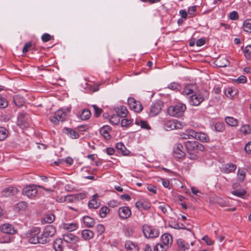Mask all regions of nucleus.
I'll use <instances>...</instances> for the list:
<instances>
[{
	"mask_svg": "<svg viewBox=\"0 0 251 251\" xmlns=\"http://www.w3.org/2000/svg\"><path fill=\"white\" fill-rule=\"evenodd\" d=\"M67 113L62 109H59L55 112L53 116L50 117V121L55 125L58 124L59 122H64L66 118Z\"/></svg>",
	"mask_w": 251,
	"mask_h": 251,
	"instance_id": "6",
	"label": "nucleus"
},
{
	"mask_svg": "<svg viewBox=\"0 0 251 251\" xmlns=\"http://www.w3.org/2000/svg\"><path fill=\"white\" fill-rule=\"evenodd\" d=\"M234 81L237 83H245L247 81V78L244 75H241L237 79H235Z\"/></svg>",
	"mask_w": 251,
	"mask_h": 251,
	"instance_id": "59",
	"label": "nucleus"
},
{
	"mask_svg": "<svg viewBox=\"0 0 251 251\" xmlns=\"http://www.w3.org/2000/svg\"><path fill=\"white\" fill-rule=\"evenodd\" d=\"M0 230L4 233L9 234H14L16 232V230L13 226L9 224H4L0 226Z\"/></svg>",
	"mask_w": 251,
	"mask_h": 251,
	"instance_id": "13",
	"label": "nucleus"
},
{
	"mask_svg": "<svg viewBox=\"0 0 251 251\" xmlns=\"http://www.w3.org/2000/svg\"><path fill=\"white\" fill-rule=\"evenodd\" d=\"M55 233L56 229L53 226H47L41 234V244H45L50 242V238L54 235Z\"/></svg>",
	"mask_w": 251,
	"mask_h": 251,
	"instance_id": "2",
	"label": "nucleus"
},
{
	"mask_svg": "<svg viewBox=\"0 0 251 251\" xmlns=\"http://www.w3.org/2000/svg\"><path fill=\"white\" fill-rule=\"evenodd\" d=\"M62 227L64 229L67 230L69 231H73L78 228V225L76 223H63Z\"/></svg>",
	"mask_w": 251,
	"mask_h": 251,
	"instance_id": "24",
	"label": "nucleus"
},
{
	"mask_svg": "<svg viewBox=\"0 0 251 251\" xmlns=\"http://www.w3.org/2000/svg\"><path fill=\"white\" fill-rule=\"evenodd\" d=\"M63 240L67 243L75 244L80 240L79 238L72 233H68L63 236Z\"/></svg>",
	"mask_w": 251,
	"mask_h": 251,
	"instance_id": "14",
	"label": "nucleus"
},
{
	"mask_svg": "<svg viewBox=\"0 0 251 251\" xmlns=\"http://www.w3.org/2000/svg\"><path fill=\"white\" fill-rule=\"evenodd\" d=\"M40 232L39 227H35L29 230L27 234L28 242L33 244H41V235H39Z\"/></svg>",
	"mask_w": 251,
	"mask_h": 251,
	"instance_id": "3",
	"label": "nucleus"
},
{
	"mask_svg": "<svg viewBox=\"0 0 251 251\" xmlns=\"http://www.w3.org/2000/svg\"><path fill=\"white\" fill-rule=\"evenodd\" d=\"M18 192V189L16 187L11 186L6 188L4 190H3L2 194L4 196L8 197L11 195H14Z\"/></svg>",
	"mask_w": 251,
	"mask_h": 251,
	"instance_id": "19",
	"label": "nucleus"
},
{
	"mask_svg": "<svg viewBox=\"0 0 251 251\" xmlns=\"http://www.w3.org/2000/svg\"><path fill=\"white\" fill-rule=\"evenodd\" d=\"M225 94L227 97H231L236 94V92L231 88H228L225 90Z\"/></svg>",
	"mask_w": 251,
	"mask_h": 251,
	"instance_id": "57",
	"label": "nucleus"
},
{
	"mask_svg": "<svg viewBox=\"0 0 251 251\" xmlns=\"http://www.w3.org/2000/svg\"><path fill=\"white\" fill-rule=\"evenodd\" d=\"M199 152H188V158L193 160H197L199 158Z\"/></svg>",
	"mask_w": 251,
	"mask_h": 251,
	"instance_id": "52",
	"label": "nucleus"
},
{
	"mask_svg": "<svg viewBox=\"0 0 251 251\" xmlns=\"http://www.w3.org/2000/svg\"><path fill=\"white\" fill-rule=\"evenodd\" d=\"M83 222L86 226L89 228L93 227L95 224L94 219L88 216H84Z\"/></svg>",
	"mask_w": 251,
	"mask_h": 251,
	"instance_id": "30",
	"label": "nucleus"
},
{
	"mask_svg": "<svg viewBox=\"0 0 251 251\" xmlns=\"http://www.w3.org/2000/svg\"><path fill=\"white\" fill-rule=\"evenodd\" d=\"M132 121L130 119H123L121 121V125L123 127H126L130 125Z\"/></svg>",
	"mask_w": 251,
	"mask_h": 251,
	"instance_id": "54",
	"label": "nucleus"
},
{
	"mask_svg": "<svg viewBox=\"0 0 251 251\" xmlns=\"http://www.w3.org/2000/svg\"><path fill=\"white\" fill-rule=\"evenodd\" d=\"M55 219V216L52 214H48L44 218V221L47 223H52Z\"/></svg>",
	"mask_w": 251,
	"mask_h": 251,
	"instance_id": "47",
	"label": "nucleus"
},
{
	"mask_svg": "<svg viewBox=\"0 0 251 251\" xmlns=\"http://www.w3.org/2000/svg\"><path fill=\"white\" fill-rule=\"evenodd\" d=\"M169 248L162 243L157 244L153 249V251H166Z\"/></svg>",
	"mask_w": 251,
	"mask_h": 251,
	"instance_id": "40",
	"label": "nucleus"
},
{
	"mask_svg": "<svg viewBox=\"0 0 251 251\" xmlns=\"http://www.w3.org/2000/svg\"><path fill=\"white\" fill-rule=\"evenodd\" d=\"M204 100L203 97L200 94L193 95L191 96L190 103L194 106L199 105Z\"/></svg>",
	"mask_w": 251,
	"mask_h": 251,
	"instance_id": "15",
	"label": "nucleus"
},
{
	"mask_svg": "<svg viewBox=\"0 0 251 251\" xmlns=\"http://www.w3.org/2000/svg\"><path fill=\"white\" fill-rule=\"evenodd\" d=\"M97 197L98 196L97 195H95L93 196V199L90 201L88 203V206L89 208L97 209L100 206V203L98 202L96 199V198H97Z\"/></svg>",
	"mask_w": 251,
	"mask_h": 251,
	"instance_id": "32",
	"label": "nucleus"
},
{
	"mask_svg": "<svg viewBox=\"0 0 251 251\" xmlns=\"http://www.w3.org/2000/svg\"><path fill=\"white\" fill-rule=\"evenodd\" d=\"M142 231L145 237L148 238H156L159 235L158 229L153 228L148 225H145L143 226Z\"/></svg>",
	"mask_w": 251,
	"mask_h": 251,
	"instance_id": "4",
	"label": "nucleus"
},
{
	"mask_svg": "<svg viewBox=\"0 0 251 251\" xmlns=\"http://www.w3.org/2000/svg\"><path fill=\"white\" fill-rule=\"evenodd\" d=\"M237 176L238 179L241 181L243 182L246 176V173L245 171L244 170H240V169L238 170V172L237 174Z\"/></svg>",
	"mask_w": 251,
	"mask_h": 251,
	"instance_id": "51",
	"label": "nucleus"
},
{
	"mask_svg": "<svg viewBox=\"0 0 251 251\" xmlns=\"http://www.w3.org/2000/svg\"><path fill=\"white\" fill-rule=\"evenodd\" d=\"M168 88L172 90L179 91L181 89V86L179 83L173 82L168 85Z\"/></svg>",
	"mask_w": 251,
	"mask_h": 251,
	"instance_id": "41",
	"label": "nucleus"
},
{
	"mask_svg": "<svg viewBox=\"0 0 251 251\" xmlns=\"http://www.w3.org/2000/svg\"><path fill=\"white\" fill-rule=\"evenodd\" d=\"M16 205L20 210H24L27 207V204L24 201L19 202Z\"/></svg>",
	"mask_w": 251,
	"mask_h": 251,
	"instance_id": "63",
	"label": "nucleus"
},
{
	"mask_svg": "<svg viewBox=\"0 0 251 251\" xmlns=\"http://www.w3.org/2000/svg\"><path fill=\"white\" fill-rule=\"evenodd\" d=\"M175 121L174 120H168L164 124V126L167 130H171L175 129Z\"/></svg>",
	"mask_w": 251,
	"mask_h": 251,
	"instance_id": "37",
	"label": "nucleus"
},
{
	"mask_svg": "<svg viewBox=\"0 0 251 251\" xmlns=\"http://www.w3.org/2000/svg\"><path fill=\"white\" fill-rule=\"evenodd\" d=\"M135 124L137 125H140L141 128L145 129H151L150 125L148 124L147 122L145 121L136 120L135 121Z\"/></svg>",
	"mask_w": 251,
	"mask_h": 251,
	"instance_id": "38",
	"label": "nucleus"
},
{
	"mask_svg": "<svg viewBox=\"0 0 251 251\" xmlns=\"http://www.w3.org/2000/svg\"><path fill=\"white\" fill-rule=\"evenodd\" d=\"M215 129L217 131L223 132L225 130L224 124L220 122L217 123L215 125Z\"/></svg>",
	"mask_w": 251,
	"mask_h": 251,
	"instance_id": "49",
	"label": "nucleus"
},
{
	"mask_svg": "<svg viewBox=\"0 0 251 251\" xmlns=\"http://www.w3.org/2000/svg\"><path fill=\"white\" fill-rule=\"evenodd\" d=\"M63 132L64 133L69 136V137L72 139H76L79 136L78 134L76 132V131L70 128H64L63 129Z\"/></svg>",
	"mask_w": 251,
	"mask_h": 251,
	"instance_id": "21",
	"label": "nucleus"
},
{
	"mask_svg": "<svg viewBox=\"0 0 251 251\" xmlns=\"http://www.w3.org/2000/svg\"><path fill=\"white\" fill-rule=\"evenodd\" d=\"M120 117L117 115H113L110 119V122L113 125H118L120 122Z\"/></svg>",
	"mask_w": 251,
	"mask_h": 251,
	"instance_id": "46",
	"label": "nucleus"
},
{
	"mask_svg": "<svg viewBox=\"0 0 251 251\" xmlns=\"http://www.w3.org/2000/svg\"><path fill=\"white\" fill-rule=\"evenodd\" d=\"M109 212V209L107 206L102 207L100 211V216L101 218H104L106 217V214Z\"/></svg>",
	"mask_w": 251,
	"mask_h": 251,
	"instance_id": "43",
	"label": "nucleus"
},
{
	"mask_svg": "<svg viewBox=\"0 0 251 251\" xmlns=\"http://www.w3.org/2000/svg\"><path fill=\"white\" fill-rule=\"evenodd\" d=\"M8 105L6 100L0 95V108H3Z\"/></svg>",
	"mask_w": 251,
	"mask_h": 251,
	"instance_id": "53",
	"label": "nucleus"
},
{
	"mask_svg": "<svg viewBox=\"0 0 251 251\" xmlns=\"http://www.w3.org/2000/svg\"><path fill=\"white\" fill-rule=\"evenodd\" d=\"M164 106V102L161 100H158L153 103L150 108V115L154 117L160 113L162 108Z\"/></svg>",
	"mask_w": 251,
	"mask_h": 251,
	"instance_id": "7",
	"label": "nucleus"
},
{
	"mask_svg": "<svg viewBox=\"0 0 251 251\" xmlns=\"http://www.w3.org/2000/svg\"><path fill=\"white\" fill-rule=\"evenodd\" d=\"M226 123L231 126H236L238 125V121L232 117H226L225 118Z\"/></svg>",
	"mask_w": 251,
	"mask_h": 251,
	"instance_id": "29",
	"label": "nucleus"
},
{
	"mask_svg": "<svg viewBox=\"0 0 251 251\" xmlns=\"http://www.w3.org/2000/svg\"><path fill=\"white\" fill-rule=\"evenodd\" d=\"M13 101L15 105L20 107L22 106L25 103L24 98L20 95H16L13 97Z\"/></svg>",
	"mask_w": 251,
	"mask_h": 251,
	"instance_id": "26",
	"label": "nucleus"
},
{
	"mask_svg": "<svg viewBox=\"0 0 251 251\" xmlns=\"http://www.w3.org/2000/svg\"><path fill=\"white\" fill-rule=\"evenodd\" d=\"M161 242L164 245L169 248L173 243V237L169 233H164L161 237Z\"/></svg>",
	"mask_w": 251,
	"mask_h": 251,
	"instance_id": "17",
	"label": "nucleus"
},
{
	"mask_svg": "<svg viewBox=\"0 0 251 251\" xmlns=\"http://www.w3.org/2000/svg\"><path fill=\"white\" fill-rule=\"evenodd\" d=\"M62 240L60 238L56 239L53 243V248L55 251H62Z\"/></svg>",
	"mask_w": 251,
	"mask_h": 251,
	"instance_id": "34",
	"label": "nucleus"
},
{
	"mask_svg": "<svg viewBox=\"0 0 251 251\" xmlns=\"http://www.w3.org/2000/svg\"><path fill=\"white\" fill-rule=\"evenodd\" d=\"M177 244H178V247L181 249L183 250V251H185L186 249H188L189 247V245L188 244H187V243L185 244L184 243V242L181 239H179L177 241Z\"/></svg>",
	"mask_w": 251,
	"mask_h": 251,
	"instance_id": "45",
	"label": "nucleus"
},
{
	"mask_svg": "<svg viewBox=\"0 0 251 251\" xmlns=\"http://www.w3.org/2000/svg\"><path fill=\"white\" fill-rule=\"evenodd\" d=\"M97 232L100 234H102L105 231V227L102 224H99L96 226Z\"/></svg>",
	"mask_w": 251,
	"mask_h": 251,
	"instance_id": "62",
	"label": "nucleus"
},
{
	"mask_svg": "<svg viewBox=\"0 0 251 251\" xmlns=\"http://www.w3.org/2000/svg\"><path fill=\"white\" fill-rule=\"evenodd\" d=\"M194 133L193 138L199 140L202 142H207L209 140L208 136L205 133L196 132L195 131H194Z\"/></svg>",
	"mask_w": 251,
	"mask_h": 251,
	"instance_id": "20",
	"label": "nucleus"
},
{
	"mask_svg": "<svg viewBox=\"0 0 251 251\" xmlns=\"http://www.w3.org/2000/svg\"><path fill=\"white\" fill-rule=\"evenodd\" d=\"M241 132L245 135L251 133V127L249 125L243 126L240 128Z\"/></svg>",
	"mask_w": 251,
	"mask_h": 251,
	"instance_id": "42",
	"label": "nucleus"
},
{
	"mask_svg": "<svg viewBox=\"0 0 251 251\" xmlns=\"http://www.w3.org/2000/svg\"><path fill=\"white\" fill-rule=\"evenodd\" d=\"M116 148L118 150L121 151L123 155H127L129 152V151L126 150L124 144L121 142L118 143L116 144Z\"/></svg>",
	"mask_w": 251,
	"mask_h": 251,
	"instance_id": "35",
	"label": "nucleus"
},
{
	"mask_svg": "<svg viewBox=\"0 0 251 251\" xmlns=\"http://www.w3.org/2000/svg\"><path fill=\"white\" fill-rule=\"evenodd\" d=\"M175 121V129H182L185 126V123L181 121H178L177 120H174Z\"/></svg>",
	"mask_w": 251,
	"mask_h": 251,
	"instance_id": "44",
	"label": "nucleus"
},
{
	"mask_svg": "<svg viewBox=\"0 0 251 251\" xmlns=\"http://www.w3.org/2000/svg\"><path fill=\"white\" fill-rule=\"evenodd\" d=\"M232 194L236 196L242 197L246 194V191L244 190H236L233 191Z\"/></svg>",
	"mask_w": 251,
	"mask_h": 251,
	"instance_id": "58",
	"label": "nucleus"
},
{
	"mask_svg": "<svg viewBox=\"0 0 251 251\" xmlns=\"http://www.w3.org/2000/svg\"><path fill=\"white\" fill-rule=\"evenodd\" d=\"M111 129V127L110 126L105 125L100 128V133L105 139L109 140L111 138V136L109 134V131Z\"/></svg>",
	"mask_w": 251,
	"mask_h": 251,
	"instance_id": "16",
	"label": "nucleus"
},
{
	"mask_svg": "<svg viewBox=\"0 0 251 251\" xmlns=\"http://www.w3.org/2000/svg\"><path fill=\"white\" fill-rule=\"evenodd\" d=\"M158 208L161 210L164 213H166L168 208H170V206L166 204L163 203L158 206Z\"/></svg>",
	"mask_w": 251,
	"mask_h": 251,
	"instance_id": "60",
	"label": "nucleus"
},
{
	"mask_svg": "<svg viewBox=\"0 0 251 251\" xmlns=\"http://www.w3.org/2000/svg\"><path fill=\"white\" fill-rule=\"evenodd\" d=\"M91 115L90 111L88 109H84L79 115V118L82 120H86L90 118Z\"/></svg>",
	"mask_w": 251,
	"mask_h": 251,
	"instance_id": "33",
	"label": "nucleus"
},
{
	"mask_svg": "<svg viewBox=\"0 0 251 251\" xmlns=\"http://www.w3.org/2000/svg\"><path fill=\"white\" fill-rule=\"evenodd\" d=\"M194 134V130L188 129L185 131V132L180 133V137L182 139H190L193 138Z\"/></svg>",
	"mask_w": 251,
	"mask_h": 251,
	"instance_id": "27",
	"label": "nucleus"
},
{
	"mask_svg": "<svg viewBox=\"0 0 251 251\" xmlns=\"http://www.w3.org/2000/svg\"><path fill=\"white\" fill-rule=\"evenodd\" d=\"M94 233L90 229H84L81 232L82 238L84 240H89L94 237Z\"/></svg>",
	"mask_w": 251,
	"mask_h": 251,
	"instance_id": "23",
	"label": "nucleus"
},
{
	"mask_svg": "<svg viewBox=\"0 0 251 251\" xmlns=\"http://www.w3.org/2000/svg\"><path fill=\"white\" fill-rule=\"evenodd\" d=\"M92 107L94 110V115L96 117H99L102 112V109L96 105H93Z\"/></svg>",
	"mask_w": 251,
	"mask_h": 251,
	"instance_id": "48",
	"label": "nucleus"
},
{
	"mask_svg": "<svg viewBox=\"0 0 251 251\" xmlns=\"http://www.w3.org/2000/svg\"><path fill=\"white\" fill-rule=\"evenodd\" d=\"M243 28L245 31L251 33V19H247L244 21Z\"/></svg>",
	"mask_w": 251,
	"mask_h": 251,
	"instance_id": "36",
	"label": "nucleus"
},
{
	"mask_svg": "<svg viewBox=\"0 0 251 251\" xmlns=\"http://www.w3.org/2000/svg\"><path fill=\"white\" fill-rule=\"evenodd\" d=\"M8 134V131L3 127H0V141L5 140Z\"/></svg>",
	"mask_w": 251,
	"mask_h": 251,
	"instance_id": "39",
	"label": "nucleus"
},
{
	"mask_svg": "<svg viewBox=\"0 0 251 251\" xmlns=\"http://www.w3.org/2000/svg\"><path fill=\"white\" fill-rule=\"evenodd\" d=\"M32 47V43L31 42H27L26 43L24 46V48L23 49V53H26L27 52H28L29 50L31 49V48Z\"/></svg>",
	"mask_w": 251,
	"mask_h": 251,
	"instance_id": "55",
	"label": "nucleus"
},
{
	"mask_svg": "<svg viewBox=\"0 0 251 251\" xmlns=\"http://www.w3.org/2000/svg\"><path fill=\"white\" fill-rule=\"evenodd\" d=\"M37 189L34 186H27L25 187L22 193L29 198H32L36 196L37 194Z\"/></svg>",
	"mask_w": 251,
	"mask_h": 251,
	"instance_id": "9",
	"label": "nucleus"
},
{
	"mask_svg": "<svg viewBox=\"0 0 251 251\" xmlns=\"http://www.w3.org/2000/svg\"><path fill=\"white\" fill-rule=\"evenodd\" d=\"M127 102L130 108L135 112H140L143 109V106L141 102L139 101H136L133 98H129Z\"/></svg>",
	"mask_w": 251,
	"mask_h": 251,
	"instance_id": "8",
	"label": "nucleus"
},
{
	"mask_svg": "<svg viewBox=\"0 0 251 251\" xmlns=\"http://www.w3.org/2000/svg\"><path fill=\"white\" fill-rule=\"evenodd\" d=\"M128 111L125 106H120L116 110L117 115L120 117H125L126 116Z\"/></svg>",
	"mask_w": 251,
	"mask_h": 251,
	"instance_id": "28",
	"label": "nucleus"
},
{
	"mask_svg": "<svg viewBox=\"0 0 251 251\" xmlns=\"http://www.w3.org/2000/svg\"><path fill=\"white\" fill-rule=\"evenodd\" d=\"M188 152H200L204 150V146L197 141H187L185 143Z\"/></svg>",
	"mask_w": 251,
	"mask_h": 251,
	"instance_id": "5",
	"label": "nucleus"
},
{
	"mask_svg": "<svg viewBox=\"0 0 251 251\" xmlns=\"http://www.w3.org/2000/svg\"><path fill=\"white\" fill-rule=\"evenodd\" d=\"M119 216L122 219H127L131 215V211L129 207L123 206L119 208L118 210Z\"/></svg>",
	"mask_w": 251,
	"mask_h": 251,
	"instance_id": "12",
	"label": "nucleus"
},
{
	"mask_svg": "<svg viewBox=\"0 0 251 251\" xmlns=\"http://www.w3.org/2000/svg\"><path fill=\"white\" fill-rule=\"evenodd\" d=\"M136 245L130 241H127L125 243V248L127 250L131 251L134 249H136Z\"/></svg>",
	"mask_w": 251,
	"mask_h": 251,
	"instance_id": "50",
	"label": "nucleus"
},
{
	"mask_svg": "<svg viewBox=\"0 0 251 251\" xmlns=\"http://www.w3.org/2000/svg\"><path fill=\"white\" fill-rule=\"evenodd\" d=\"M237 168V166L235 164H233L232 163H227L224 165L221 168L222 172L229 174L234 172Z\"/></svg>",
	"mask_w": 251,
	"mask_h": 251,
	"instance_id": "18",
	"label": "nucleus"
},
{
	"mask_svg": "<svg viewBox=\"0 0 251 251\" xmlns=\"http://www.w3.org/2000/svg\"><path fill=\"white\" fill-rule=\"evenodd\" d=\"M136 207L140 210H147L150 208V204L145 201H138L135 203Z\"/></svg>",
	"mask_w": 251,
	"mask_h": 251,
	"instance_id": "25",
	"label": "nucleus"
},
{
	"mask_svg": "<svg viewBox=\"0 0 251 251\" xmlns=\"http://www.w3.org/2000/svg\"><path fill=\"white\" fill-rule=\"evenodd\" d=\"M41 39L43 42H47L51 40V36L48 33H44L42 35Z\"/></svg>",
	"mask_w": 251,
	"mask_h": 251,
	"instance_id": "61",
	"label": "nucleus"
},
{
	"mask_svg": "<svg viewBox=\"0 0 251 251\" xmlns=\"http://www.w3.org/2000/svg\"><path fill=\"white\" fill-rule=\"evenodd\" d=\"M173 154L175 158L178 159L185 156V153L182 144L177 143L175 145L174 148Z\"/></svg>",
	"mask_w": 251,
	"mask_h": 251,
	"instance_id": "10",
	"label": "nucleus"
},
{
	"mask_svg": "<svg viewBox=\"0 0 251 251\" xmlns=\"http://www.w3.org/2000/svg\"><path fill=\"white\" fill-rule=\"evenodd\" d=\"M195 85L192 84H189L185 86L183 90V94L188 95L194 93V88Z\"/></svg>",
	"mask_w": 251,
	"mask_h": 251,
	"instance_id": "31",
	"label": "nucleus"
},
{
	"mask_svg": "<svg viewBox=\"0 0 251 251\" xmlns=\"http://www.w3.org/2000/svg\"><path fill=\"white\" fill-rule=\"evenodd\" d=\"M186 109L185 104L178 102L174 105L169 106L167 109L168 114L172 117H181Z\"/></svg>",
	"mask_w": 251,
	"mask_h": 251,
	"instance_id": "1",
	"label": "nucleus"
},
{
	"mask_svg": "<svg viewBox=\"0 0 251 251\" xmlns=\"http://www.w3.org/2000/svg\"><path fill=\"white\" fill-rule=\"evenodd\" d=\"M216 65L219 67H226L229 65V62L225 57H219L215 61Z\"/></svg>",
	"mask_w": 251,
	"mask_h": 251,
	"instance_id": "22",
	"label": "nucleus"
},
{
	"mask_svg": "<svg viewBox=\"0 0 251 251\" xmlns=\"http://www.w3.org/2000/svg\"><path fill=\"white\" fill-rule=\"evenodd\" d=\"M75 201H79L85 199L86 197V195L84 193H78L76 194H74Z\"/></svg>",
	"mask_w": 251,
	"mask_h": 251,
	"instance_id": "56",
	"label": "nucleus"
},
{
	"mask_svg": "<svg viewBox=\"0 0 251 251\" xmlns=\"http://www.w3.org/2000/svg\"><path fill=\"white\" fill-rule=\"evenodd\" d=\"M229 18L232 20H237L239 18L237 12L234 11L230 13Z\"/></svg>",
	"mask_w": 251,
	"mask_h": 251,
	"instance_id": "64",
	"label": "nucleus"
},
{
	"mask_svg": "<svg viewBox=\"0 0 251 251\" xmlns=\"http://www.w3.org/2000/svg\"><path fill=\"white\" fill-rule=\"evenodd\" d=\"M17 123L21 128H27L29 125V120L26 114H21L18 118Z\"/></svg>",
	"mask_w": 251,
	"mask_h": 251,
	"instance_id": "11",
	"label": "nucleus"
}]
</instances>
